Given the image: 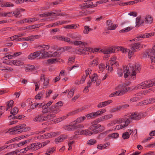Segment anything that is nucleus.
I'll list each match as a JSON object with an SVG mask.
<instances>
[{
    "label": "nucleus",
    "instance_id": "nucleus-9",
    "mask_svg": "<svg viewBox=\"0 0 155 155\" xmlns=\"http://www.w3.org/2000/svg\"><path fill=\"white\" fill-rule=\"evenodd\" d=\"M41 144L39 142L32 143L30 145L31 151H35L41 147Z\"/></svg>",
    "mask_w": 155,
    "mask_h": 155
},
{
    "label": "nucleus",
    "instance_id": "nucleus-19",
    "mask_svg": "<svg viewBox=\"0 0 155 155\" xmlns=\"http://www.w3.org/2000/svg\"><path fill=\"white\" fill-rule=\"evenodd\" d=\"M90 48H84L79 49L78 51L81 54L85 55L87 54L86 51H90Z\"/></svg>",
    "mask_w": 155,
    "mask_h": 155
},
{
    "label": "nucleus",
    "instance_id": "nucleus-21",
    "mask_svg": "<svg viewBox=\"0 0 155 155\" xmlns=\"http://www.w3.org/2000/svg\"><path fill=\"white\" fill-rule=\"evenodd\" d=\"M91 13V12L88 10H86L85 11H81L79 12L80 15L79 16L81 17L82 16H86L88 14Z\"/></svg>",
    "mask_w": 155,
    "mask_h": 155
},
{
    "label": "nucleus",
    "instance_id": "nucleus-43",
    "mask_svg": "<svg viewBox=\"0 0 155 155\" xmlns=\"http://www.w3.org/2000/svg\"><path fill=\"white\" fill-rule=\"evenodd\" d=\"M97 79V75L96 74L94 73L91 79V82L95 83Z\"/></svg>",
    "mask_w": 155,
    "mask_h": 155
},
{
    "label": "nucleus",
    "instance_id": "nucleus-14",
    "mask_svg": "<svg viewBox=\"0 0 155 155\" xmlns=\"http://www.w3.org/2000/svg\"><path fill=\"white\" fill-rule=\"evenodd\" d=\"M130 47L131 50L135 52L139 50V48L140 47V45L139 43L137 42L131 44Z\"/></svg>",
    "mask_w": 155,
    "mask_h": 155
},
{
    "label": "nucleus",
    "instance_id": "nucleus-2",
    "mask_svg": "<svg viewBox=\"0 0 155 155\" xmlns=\"http://www.w3.org/2000/svg\"><path fill=\"white\" fill-rule=\"evenodd\" d=\"M63 105L61 101H59L55 104L54 105H52L49 107L47 104L43 105L42 112L44 114L49 113L48 114H54V118L56 117V114L60 111V107Z\"/></svg>",
    "mask_w": 155,
    "mask_h": 155
},
{
    "label": "nucleus",
    "instance_id": "nucleus-15",
    "mask_svg": "<svg viewBox=\"0 0 155 155\" xmlns=\"http://www.w3.org/2000/svg\"><path fill=\"white\" fill-rule=\"evenodd\" d=\"M8 131L9 132H14V133L18 134L21 133L22 130H19L18 126L17 125L9 129Z\"/></svg>",
    "mask_w": 155,
    "mask_h": 155
},
{
    "label": "nucleus",
    "instance_id": "nucleus-36",
    "mask_svg": "<svg viewBox=\"0 0 155 155\" xmlns=\"http://www.w3.org/2000/svg\"><path fill=\"white\" fill-rule=\"evenodd\" d=\"M97 142L96 140L94 139H91L88 140L87 142V144L89 145H93Z\"/></svg>",
    "mask_w": 155,
    "mask_h": 155
},
{
    "label": "nucleus",
    "instance_id": "nucleus-34",
    "mask_svg": "<svg viewBox=\"0 0 155 155\" xmlns=\"http://www.w3.org/2000/svg\"><path fill=\"white\" fill-rule=\"evenodd\" d=\"M49 83V79L48 78L46 79V80L43 83L42 85V88H46L48 86V85Z\"/></svg>",
    "mask_w": 155,
    "mask_h": 155
},
{
    "label": "nucleus",
    "instance_id": "nucleus-27",
    "mask_svg": "<svg viewBox=\"0 0 155 155\" xmlns=\"http://www.w3.org/2000/svg\"><path fill=\"white\" fill-rule=\"evenodd\" d=\"M25 68L26 71L28 72L29 71H32L34 70L35 68V67L32 65H28L26 66Z\"/></svg>",
    "mask_w": 155,
    "mask_h": 155
},
{
    "label": "nucleus",
    "instance_id": "nucleus-51",
    "mask_svg": "<svg viewBox=\"0 0 155 155\" xmlns=\"http://www.w3.org/2000/svg\"><path fill=\"white\" fill-rule=\"evenodd\" d=\"M132 29V28L131 27H127L126 28H125L124 29H123L120 31V32H127L129 31L130 30Z\"/></svg>",
    "mask_w": 155,
    "mask_h": 155
},
{
    "label": "nucleus",
    "instance_id": "nucleus-13",
    "mask_svg": "<svg viewBox=\"0 0 155 155\" xmlns=\"http://www.w3.org/2000/svg\"><path fill=\"white\" fill-rule=\"evenodd\" d=\"M48 62L50 64H54L56 62L63 63L64 61L61 58H51L47 60Z\"/></svg>",
    "mask_w": 155,
    "mask_h": 155
},
{
    "label": "nucleus",
    "instance_id": "nucleus-7",
    "mask_svg": "<svg viewBox=\"0 0 155 155\" xmlns=\"http://www.w3.org/2000/svg\"><path fill=\"white\" fill-rule=\"evenodd\" d=\"M152 81L151 80L145 81L138 84V88L144 89L146 88L151 87Z\"/></svg>",
    "mask_w": 155,
    "mask_h": 155
},
{
    "label": "nucleus",
    "instance_id": "nucleus-60",
    "mask_svg": "<svg viewBox=\"0 0 155 155\" xmlns=\"http://www.w3.org/2000/svg\"><path fill=\"white\" fill-rule=\"evenodd\" d=\"M28 20L27 22H33L38 20L37 18H28Z\"/></svg>",
    "mask_w": 155,
    "mask_h": 155
},
{
    "label": "nucleus",
    "instance_id": "nucleus-59",
    "mask_svg": "<svg viewBox=\"0 0 155 155\" xmlns=\"http://www.w3.org/2000/svg\"><path fill=\"white\" fill-rule=\"evenodd\" d=\"M51 135V137H55L56 135H58L61 134V132H51L50 133Z\"/></svg>",
    "mask_w": 155,
    "mask_h": 155
},
{
    "label": "nucleus",
    "instance_id": "nucleus-47",
    "mask_svg": "<svg viewBox=\"0 0 155 155\" xmlns=\"http://www.w3.org/2000/svg\"><path fill=\"white\" fill-rule=\"evenodd\" d=\"M42 54V57L43 58H48L49 57V54L47 51H44V52H42L41 54Z\"/></svg>",
    "mask_w": 155,
    "mask_h": 155
},
{
    "label": "nucleus",
    "instance_id": "nucleus-42",
    "mask_svg": "<svg viewBox=\"0 0 155 155\" xmlns=\"http://www.w3.org/2000/svg\"><path fill=\"white\" fill-rule=\"evenodd\" d=\"M2 71H8L10 72H12L14 70V69L10 67L7 66L5 67V68L1 69Z\"/></svg>",
    "mask_w": 155,
    "mask_h": 155
},
{
    "label": "nucleus",
    "instance_id": "nucleus-38",
    "mask_svg": "<svg viewBox=\"0 0 155 155\" xmlns=\"http://www.w3.org/2000/svg\"><path fill=\"white\" fill-rule=\"evenodd\" d=\"M148 50L146 51L145 52H143L142 54V57L143 58H147L149 56L150 57V53H149Z\"/></svg>",
    "mask_w": 155,
    "mask_h": 155
},
{
    "label": "nucleus",
    "instance_id": "nucleus-29",
    "mask_svg": "<svg viewBox=\"0 0 155 155\" xmlns=\"http://www.w3.org/2000/svg\"><path fill=\"white\" fill-rule=\"evenodd\" d=\"M45 92L43 91H42L39 92L35 97V98L38 100H40L41 99V97L44 94Z\"/></svg>",
    "mask_w": 155,
    "mask_h": 155
},
{
    "label": "nucleus",
    "instance_id": "nucleus-28",
    "mask_svg": "<svg viewBox=\"0 0 155 155\" xmlns=\"http://www.w3.org/2000/svg\"><path fill=\"white\" fill-rule=\"evenodd\" d=\"M79 25L77 24H72L71 25H67L64 27V28L66 29H74L77 28L79 26Z\"/></svg>",
    "mask_w": 155,
    "mask_h": 155
},
{
    "label": "nucleus",
    "instance_id": "nucleus-63",
    "mask_svg": "<svg viewBox=\"0 0 155 155\" xmlns=\"http://www.w3.org/2000/svg\"><path fill=\"white\" fill-rule=\"evenodd\" d=\"M78 45H81L83 47H84L87 45V43L86 42H83L81 41H78Z\"/></svg>",
    "mask_w": 155,
    "mask_h": 155
},
{
    "label": "nucleus",
    "instance_id": "nucleus-4",
    "mask_svg": "<svg viewBox=\"0 0 155 155\" xmlns=\"http://www.w3.org/2000/svg\"><path fill=\"white\" fill-rule=\"evenodd\" d=\"M84 126L81 124H78L75 123V121L71 123L68 126L64 127L65 130H74L78 128H82Z\"/></svg>",
    "mask_w": 155,
    "mask_h": 155
},
{
    "label": "nucleus",
    "instance_id": "nucleus-8",
    "mask_svg": "<svg viewBox=\"0 0 155 155\" xmlns=\"http://www.w3.org/2000/svg\"><path fill=\"white\" fill-rule=\"evenodd\" d=\"M97 6L96 4H94L92 2H85L79 5L80 9H85L89 8L96 7Z\"/></svg>",
    "mask_w": 155,
    "mask_h": 155
},
{
    "label": "nucleus",
    "instance_id": "nucleus-1",
    "mask_svg": "<svg viewBox=\"0 0 155 155\" xmlns=\"http://www.w3.org/2000/svg\"><path fill=\"white\" fill-rule=\"evenodd\" d=\"M100 121L97 119L93 121L91 123V125L89 127L90 130H84L81 131L80 134L91 136L93 134H97L99 132V130L97 129L101 127V125L98 124Z\"/></svg>",
    "mask_w": 155,
    "mask_h": 155
},
{
    "label": "nucleus",
    "instance_id": "nucleus-20",
    "mask_svg": "<svg viewBox=\"0 0 155 155\" xmlns=\"http://www.w3.org/2000/svg\"><path fill=\"white\" fill-rule=\"evenodd\" d=\"M70 37L73 39L80 40L81 38V36L76 34H70L69 35Z\"/></svg>",
    "mask_w": 155,
    "mask_h": 155
},
{
    "label": "nucleus",
    "instance_id": "nucleus-12",
    "mask_svg": "<svg viewBox=\"0 0 155 155\" xmlns=\"http://www.w3.org/2000/svg\"><path fill=\"white\" fill-rule=\"evenodd\" d=\"M41 53V51H37L31 53L28 56L29 59H33L39 56Z\"/></svg>",
    "mask_w": 155,
    "mask_h": 155
},
{
    "label": "nucleus",
    "instance_id": "nucleus-39",
    "mask_svg": "<svg viewBox=\"0 0 155 155\" xmlns=\"http://www.w3.org/2000/svg\"><path fill=\"white\" fill-rule=\"evenodd\" d=\"M140 17H137L136 18V26L137 27H138L140 26L141 25V24H140Z\"/></svg>",
    "mask_w": 155,
    "mask_h": 155
},
{
    "label": "nucleus",
    "instance_id": "nucleus-5",
    "mask_svg": "<svg viewBox=\"0 0 155 155\" xmlns=\"http://www.w3.org/2000/svg\"><path fill=\"white\" fill-rule=\"evenodd\" d=\"M106 111V110L105 109L100 110L96 112L91 113L87 114L86 115V117H89L91 118H95L96 117L102 114Z\"/></svg>",
    "mask_w": 155,
    "mask_h": 155
},
{
    "label": "nucleus",
    "instance_id": "nucleus-50",
    "mask_svg": "<svg viewBox=\"0 0 155 155\" xmlns=\"http://www.w3.org/2000/svg\"><path fill=\"white\" fill-rule=\"evenodd\" d=\"M61 11L60 10H55V12H56V16H63L65 15L66 14L65 13H59L58 12H61Z\"/></svg>",
    "mask_w": 155,
    "mask_h": 155
},
{
    "label": "nucleus",
    "instance_id": "nucleus-56",
    "mask_svg": "<svg viewBox=\"0 0 155 155\" xmlns=\"http://www.w3.org/2000/svg\"><path fill=\"white\" fill-rule=\"evenodd\" d=\"M124 121V120L123 119H119V120L114 121L112 123H111V125L113 126V124H115L118 122L121 123Z\"/></svg>",
    "mask_w": 155,
    "mask_h": 155
},
{
    "label": "nucleus",
    "instance_id": "nucleus-6",
    "mask_svg": "<svg viewBox=\"0 0 155 155\" xmlns=\"http://www.w3.org/2000/svg\"><path fill=\"white\" fill-rule=\"evenodd\" d=\"M130 67L132 71V73L131 74V78L134 79L136 78V71H139L140 70V65L139 64H134L130 65Z\"/></svg>",
    "mask_w": 155,
    "mask_h": 155
},
{
    "label": "nucleus",
    "instance_id": "nucleus-30",
    "mask_svg": "<svg viewBox=\"0 0 155 155\" xmlns=\"http://www.w3.org/2000/svg\"><path fill=\"white\" fill-rule=\"evenodd\" d=\"M12 63L14 65L19 66L24 64L23 61L19 60H12Z\"/></svg>",
    "mask_w": 155,
    "mask_h": 155
},
{
    "label": "nucleus",
    "instance_id": "nucleus-26",
    "mask_svg": "<svg viewBox=\"0 0 155 155\" xmlns=\"http://www.w3.org/2000/svg\"><path fill=\"white\" fill-rule=\"evenodd\" d=\"M153 21L152 17L149 15H147L145 18V22L147 24L151 23Z\"/></svg>",
    "mask_w": 155,
    "mask_h": 155
},
{
    "label": "nucleus",
    "instance_id": "nucleus-41",
    "mask_svg": "<svg viewBox=\"0 0 155 155\" xmlns=\"http://www.w3.org/2000/svg\"><path fill=\"white\" fill-rule=\"evenodd\" d=\"M64 36H62L61 35H57V36H55L53 37V38L55 39H57L59 40L63 41L64 38Z\"/></svg>",
    "mask_w": 155,
    "mask_h": 155
},
{
    "label": "nucleus",
    "instance_id": "nucleus-31",
    "mask_svg": "<svg viewBox=\"0 0 155 155\" xmlns=\"http://www.w3.org/2000/svg\"><path fill=\"white\" fill-rule=\"evenodd\" d=\"M92 30V29L90 28L88 26H85L84 27V29L83 32L85 34H87L88 33L89 31Z\"/></svg>",
    "mask_w": 155,
    "mask_h": 155
},
{
    "label": "nucleus",
    "instance_id": "nucleus-40",
    "mask_svg": "<svg viewBox=\"0 0 155 155\" xmlns=\"http://www.w3.org/2000/svg\"><path fill=\"white\" fill-rule=\"evenodd\" d=\"M122 137L124 140L128 139L130 137V134L128 132H125L123 133Z\"/></svg>",
    "mask_w": 155,
    "mask_h": 155
},
{
    "label": "nucleus",
    "instance_id": "nucleus-53",
    "mask_svg": "<svg viewBox=\"0 0 155 155\" xmlns=\"http://www.w3.org/2000/svg\"><path fill=\"white\" fill-rule=\"evenodd\" d=\"M131 119L130 117H129L125 121V124L123 125V127H126L130 123Z\"/></svg>",
    "mask_w": 155,
    "mask_h": 155
},
{
    "label": "nucleus",
    "instance_id": "nucleus-16",
    "mask_svg": "<svg viewBox=\"0 0 155 155\" xmlns=\"http://www.w3.org/2000/svg\"><path fill=\"white\" fill-rule=\"evenodd\" d=\"M131 119L139 120L141 118V115L137 112H135L132 114L131 115Z\"/></svg>",
    "mask_w": 155,
    "mask_h": 155
},
{
    "label": "nucleus",
    "instance_id": "nucleus-55",
    "mask_svg": "<svg viewBox=\"0 0 155 155\" xmlns=\"http://www.w3.org/2000/svg\"><path fill=\"white\" fill-rule=\"evenodd\" d=\"M100 71H103L105 68V65L104 64L101 63L99 65Z\"/></svg>",
    "mask_w": 155,
    "mask_h": 155
},
{
    "label": "nucleus",
    "instance_id": "nucleus-57",
    "mask_svg": "<svg viewBox=\"0 0 155 155\" xmlns=\"http://www.w3.org/2000/svg\"><path fill=\"white\" fill-rule=\"evenodd\" d=\"M117 95H119V91H116L112 93L110 95L109 97H112L114 96H116Z\"/></svg>",
    "mask_w": 155,
    "mask_h": 155
},
{
    "label": "nucleus",
    "instance_id": "nucleus-22",
    "mask_svg": "<svg viewBox=\"0 0 155 155\" xmlns=\"http://www.w3.org/2000/svg\"><path fill=\"white\" fill-rule=\"evenodd\" d=\"M124 77L125 78L128 77L129 74H130L129 68L126 66L124 68Z\"/></svg>",
    "mask_w": 155,
    "mask_h": 155
},
{
    "label": "nucleus",
    "instance_id": "nucleus-10",
    "mask_svg": "<svg viewBox=\"0 0 155 155\" xmlns=\"http://www.w3.org/2000/svg\"><path fill=\"white\" fill-rule=\"evenodd\" d=\"M106 23L107 26V29L109 30L115 29L117 26V25H114L110 20H107Z\"/></svg>",
    "mask_w": 155,
    "mask_h": 155
},
{
    "label": "nucleus",
    "instance_id": "nucleus-62",
    "mask_svg": "<svg viewBox=\"0 0 155 155\" xmlns=\"http://www.w3.org/2000/svg\"><path fill=\"white\" fill-rule=\"evenodd\" d=\"M101 49L100 48H95L94 49L91 48V49L90 50V52H92L93 53L97 52L98 51H99Z\"/></svg>",
    "mask_w": 155,
    "mask_h": 155
},
{
    "label": "nucleus",
    "instance_id": "nucleus-37",
    "mask_svg": "<svg viewBox=\"0 0 155 155\" xmlns=\"http://www.w3.org/2000/svg\"><path fill=\"white\" fill-rule=\"evenodd\" d=\"M55 147H53L51 148H49L48 149V150L46 153V154L47 155H50L49 153H53L54 151L55 150Z\"/></svg>",
    "mask_w": 155,
    "mask_h": 155
},
{
    "label": "nucleus",
    "instance_id": "nucleus-64",
    "mask_svg": "<svg viewBox=\"0 0 155 155\" xmlns=\"http://www.w3.org/2000/svg\"><path fill=\"white\" fill-rule=\"evenodd\" d=\"M114 129L115 130H118L120 129H122L123 128H124V127H123V125L120 124L117 125L116 126L114 127Z\"/></svg>",
    "mask_w": 155,
    "mask_h": 155
},
{
    "label": "nucleus",
    "instance_id": "nucleus-45",
    "mask_svg": "<svg viewBox=\"0 0 155 155\" xmlns=\"http://www.w3.org/2000/svg\"><path fill=\"white\" fill-rule=\"evenodd\" d=\"M74 89L73 88H72L69 92L68 95V98H70L73 96L74 94Z\"/></svg>",
    "mask_w": 155,
    "mask_h": 155
},
{
    "label": "nucleus",
    "instance_id": "nucleus-49",
    "mask_svg": "<svg viewBox=\"0 0 155 155\" xmlns=\"http://www.w3.org/2000/svg\"><path fill=\"white\" fill-rule=\"evenodd\" d=\"M75 57L74 56L70 57L68 60V63L69 65L72 64V62L74 63L75 61Z\"/></svg>",
    "mask_w": 155,
    "mask_h": 155
},
{
    "label": "nucleus",
    "instance_id": "nucleus-33",
    "mask_svg": "<svg viewBox=\"0 0 155 155\" xmlns=\"http://www.w3.org/2000/svg\"><path fill=\"white\" fill-rule=\"evenodd\" d=\"M19 109L16 107H14L11 111L10 114L13 115H16L18 112Z\"/></svg>",
    "mask_w": 155,
    "mask_h": 155
},
{
    "label": "nucleus",
    "instance_id": "nucleus-44",
    "mask_svg": "<svg viewBox=\"0 0 155 155\" xmlns=\"http://www.w3.org/2000/svg\"><path fill=\"white\" fill-rule=\"evenodd\" d=\"M119 136V134L117 133H114L108 135L109 137H111L114 138H117Z\"/></svg>",
    "mask_w": 155,
    "mask_h": 155
},
{
    "label": "nucleus",
    "instance_id": "nucleus-48",
    "mask_svg": "<svg viewBox=\"0 0 155 155\" xmlns=\"http://www.w3.org/2000/svg\"><path fill=\"white\" fill-rule=\"evenodd\" d=\"M127 51H128V58L130 59L131 57L134 54V51H133L131 50H130L128 49L127 50Z\"/></svg>",
    "mask_w": 155,
    "mask_h": 155
},
{
    "label": "nucleus",
    "instance_id": "nucleus-17",
    "mask_svg": "<svg viewBox=\"0 0 155 155\" xmlns=\"http://www.w3.org/2000/svg\"><path fill=\"white\" fill-rule=\"evenodd\" d=\"M151 35H152V33H146L145 34H143V35H140L139 36L135 38L134 39L132 40H130V41H138L139 40V38H149Z\"/></svg>",
    "mask_w": 155,
    "mask_h": 155
},
{
    "label": "nucleus",
    "instance_id": "nucleus-18",
    "mask_svg": "<svg viewBox=\"0 0 155 155\" xmlns=\"http://www.w3.org/2000/svg\"><path fill=\"white\" fill-rule=\"evenodd\" d=\"M67 137L66 135H61L55 139V141L56 143L62 142Z\"/></svg>",
    "mask_w": 155,
    "mask_h": 155
},
{
    "label": "nucleus",
    "instance_id": "nucleus-23",
    "mask_svg": "<svg viewBox=\"0 0 155 155\" xmlns=\"http://www.w3.org/2000/svg\"><path fill=\"white\" fill-rule=\"evenodd\" d=\"M98 64V59L97 58H96L90 62L89 65L90 67H93L97 66Z\"/></svg>",
    "mask_w": 155,
    "mask_h": 155
},
{
    "label": "nucleus",
    "instance_id": "nucleus-32",
    "mask_svg": "<svg viewBox=\"0 0 155 155\" xmlns=\"http://www.w3.org/2000/svg\"><path fill=\"white\" fill-rule=\"evenodd\" d=\"M14 102V101L13 100H10L7 102V107L6 108V110H7L10 107H12Z\"/></svg>",
    "mask_w": 155,
    "mask_h": 155
},
{
    "label": "nucleus",
    "instance_id": "nucleus-24",
    "mask_svg": "<svg viewBox=\"0 0 155 155\" xmlns=\"http://www.w3.org/2000/svg\"><path fill=\"white\" fill-rule=\"evenodd\" d=\"M11 13L14 14L16 18H20L22 16L20 13V11L19 10V9H16L14 12H11Z\"/></svg>",
    "mask_w": 155,
    "mask_h": 155
},
{
    "label": "nucleus",
    "instance_id": "nucleus-58",
    "mask_svg": "<svg viewBox=\"0 0 155 155\" xmlns=\"http://www.w3.org/2000/svg\"><path fill=\"white\" fill-rule=\"evenodd\" d=\"M112 102V101L111 100H108L107 101H105L104 102H102L103 104L104 107H105L109 104Z\"/></svg>",
    "mask_w": 155,
    "mask_h": 155
},
{
    "label": "nucleus",
    "instance_id": "nucleus-61",
    "mask_svg": "<svg viewBox=\"0 0 155 155\" xmlns=\"http://www.w3.org/2000/svg\"><path fill=\"white\" fill-rule=\"evenodd\" d=\"M153 88H150L147 90H146L145 91H144L143 92V94L144 95H146L147 94H148L150 93L151 91H152Z\"/></svg>",
    "mask_w": 155,
    "mask_h": 155
},
{
    "label": "nucleus",
    "instance_id": "nucleus-54",
    "mask_svg": "<svg viewBox=\"0 0 155 155\" xmlns=\"http://www.w3.org/2000/svg\"><path fill=\"white\" fill-rule=\"evenodd\" d=\"M120 107H119H119H114L111 109L110 110V113H113L115 112H116L117 111H118V110H120Z\"/></svg>",
    "mask_w": 155,
    "mask_h": 155
},
{
    "label": "nucleus",
    "instance_id": "nucleus-3",
    "mask_svg": "<svg viewBox=\"0 0 155 155\" xmlns=\"http://www.w3.org/2000/svg\"><path fill=\"white\" fill-rule=\"evenodd\" d=\"M44 114L42 113L37 115L34 119L33 120L35 122H42L50 120L54 118V114H48L46 116H45Z\"/></svg>",
    "mask_w": 155,
    "mask_h": 155
},
{
    "label": "nucleus",
    "instance_id": "nucleus-11",
    "mask_svg": "<svg viewBox=\"0 0 155 155\" xmlns=\"http://www.w3.org/2000/svg\"><path fill=\"white\" fill-rule=\"evenodd\" d=\"M150 52L151 63L154 64H155V45L152 48V49Z\"/></svg>",
    "mask_w": 155,
    "mask_h": 155
},
{
    "label": "nucleus",
    "instance_id": "nucleus-52",
    "mask_svg": "<svg viewBox=\"0 0 155 155\" xmlns=\"http://www.w3.org/2000/svg\"><path fill=\"white\" fill-rule=\"evenodd\" d=\"M82 110V109L81 108H79L77 110H74L72 112L70 113L69 114L70 115H74V114H77V113H78V112L81 111Z\"/></svg>",
    "mask_w": 155,
    "mask_h": 155
},
{
    "label": "nucleus",
    "instance_id": "nucleus-46",
    "mask_svg": "<svg viewBox=\"0 0 155 155\" xmlns=\"http://www.w3.org/2000/svg\"><path fill=\"white\" fill-rule=\"evenodd\" d=\"M20 138H18V137H16L12 139L11 140H9L7 141L5 144H8L9 143H12V142H14L15 141H16L17 140H18V139H19Z\"/></svg>",
    "mask_w": 155,
    "mask_h": 155
},
{
    "label": "nucleus",
    "instance_id": "nucleus-25",
    "mask_svg": "<svg viewBox=\"0 0 155 155\" xmlns=\"http://www.w3.org/2000/svg\"><path fill=\"white\" fill-rule=\"evenodd\" d=\"M130 89V88L129 87H126L124 88L123 90L119 91V95H121L123 94H124L127 92Z\"/></svg>",
    "mask_w": 155,
    "mask_h": 155
},
{
    "label": "nucleus",
    "instance_id": "nucleus-35",
    "mask_svg": "<svg viewBox=\"0 0 155 155\" xmlns=\"http://www.w3.org/2000/svg\"><path fill=\"white\" fill-rule=\"evenodd\" d=\"M86 118V117H79L74 121L76 123V124L81 123Z\"/></svg>",
    "mask_w": 155,
    "mask_h": 155
}]
</instances>
